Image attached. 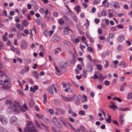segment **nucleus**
<instances>
[{"mask_svg": "<svg viewBox=\"0 0 132 132\" xmlns=\"http://www.w3.org/2000/svg\"><path fill=\"white\" fill-rule=\"evenodd\" d=\"M5 104L9 106V109H10L11 111H17L18 108L20 107V106L18 102H15L13 104V102L11 100H7L5 101Z\"/></svg>", "mask_w": 132, "mask_h": 132, "instance_id": "f257e3e1", "label": "nucleus"}, {"mask_svg": "<svg viewBox=\"0 0 132 132\" xmlns=\"http://www.w3.org/2000/svg\"><path fill=\"white\" fill-rule=\"evenodd\" d=\"M35 129L33 123L30 121H28L27 122L26 127L23 130L25 132H30L35 130Z\"/></svg>", "mask_w": 132, "mask_h": 132, "instance_id": "f03ea898", "label": "nucleus"}, {"mask_svg": "<svg viewBox=\"0 0 132 132\" xmlns=\"http://www.w3.org/2000/svg\"><path fill=\"white\" fill-rule=\"evenodd\" d=\"M10 83V79L9 78L6 76L5 78L2 80V82H1L0 84L2 85H8Z\"/></svg>", "mask_w": 132, "mask_h": 132, "instance_id": "7ed1b4c3", "label": "nucleus"}, {"mask_svg": "<svg viewBox=\"0 0 132 132\" xmlns=\"http://www.w3.org/2000/svg\"><path fill=\"white\" fill-rule=\"evenodd\" d=\"M52 121L53 124L57 127L59 128H63V125L57 120L56 118L54 117Z\"/></svg>", "mask_w": 132, "mask_h": 132, "instance_id": "20e7f679", "label": "nucleus"}, {"mask_svg": "<svg viewBox=\"0 0 132 132\" xmlns=\"http://www.w3.org/2000/svg\"><path fill=\"white\" fill-rule=\"evenodd\" d=\"M0 121L3 125H5L7 124L8 120L5 116L3 115H0Z\"/></svg>", "mask_w": 132, "mask_h": 132, "instance_id": "39448f33", "label": "nucleus"}, {"mask_svg": "<svg viewBox=\"0 0 132 132\" xmlns=\"http://www.w3.org/2000/svg\"><path fill=\"white\" fill-rule=\"evenodd\" d=\"M59 119L64 126L67 127H70V124L65 119L61 117Z\"/></svg>", "mask_w": 132, "mask_h": 132, "instance_id": "423d86ee", "label": "nucleus"}, {"mask_svg": "<svg viewBox=\"0 0 132 132\" xmlns=\"http://www.w3.org/2000/svg\"><path fill=\"white\" fill-rule=\"evenodd\" d=\"M21 47V48L23 50L26 49L27 47V43L24 40H23L22 41Z\"/></svg>", "mask_w": 132, "mask_h": 132, "instance_id": "0eeeda50", "label": "nucleus"}, {"mask_svg": "<svg viewBox=\"0 0 132 132\" xmlns=\"http://www.w3.org/2000/svg\"><path fill=\"white\" fill-rule=\"evenodd\" d=\"M10 49L14 52H16V54L19 55L20 52L17 48H15L13 46H12L10 47Z\"/></svg>", "mask_w": 132, "mask_h": 132, "instance_id": "6e6552de", "label": "nucleus"}, {"mask_svg": "<svg viewBox=\"0 0 132 132\" xmlns=\"http://www.w3.org/2000/svg\"><path fill=\"white\" fill-rule=\"evenodd\" d=\"M63 17L65 20L69 23L70 25L72 26L74 25V24L73 22L67 16L64 15Z\"/></svg>", "mask_w": 132, "mask_h": 132, "instance_id": "1a4fd4ad", "label": "nucleus"}, {"mask_svg": "<svg viewBox=\"0 0 132 132\" xmlns=\"http://www.w3.org/2000/svg\"><path fill=\"white\" fill-rule=\"evenodd\" d=\"M124 116L125 115L123 114H122L120 115L119 116V122L120 124L121 125H122L123 123V121L124 120L123 118Z\"/></svg>", "mask_w": 132, "mask_h": 132, "instance_id": "9d476101", "label": "nucleus"}, {"mask_svg": "<svg viewBox=\"0 0 132 132\" xmlns=\"http://www.w3.org/2000/svg\"><path fill=\"white\" fill-rule=\"evenodd\" d=\"M32 75L36 79H37L39 78V75L37 72L36 71H34L32 72Z\"/></svg>", "mask_w": 132, "mask_h": 132, "instance_id": "9b49d317", "label": "nucleus"}, {"mask_svg": "<svg viewBox=\"0 0 132 132\" xmlns=\"http://www.w3.org/2000/svg\"><path fill=\"white\" fill-rule=\"evenodd\" d=\"M105 77L103 76V75L101 73H99V77L98 79V81L100 82H102L104 79Z\"/></svg>", "mask_w": 132, "mask_h": 132, "instance_id": "f8f14e48", "label": "nucleus"}, {"mask_svg": "<svg viewBox=\"0 0 132 132\" xmlns=\"http://www.w3.org/2000/svg\"><path fill=\"white\" fill-rule=\"evenodd\" d=\"M72 31V30L69 28L67 27L64 28V32L65 35H68L69 33V31Z\"/></svg>", "mask_w": 132, "mask_h": 132, "instance_id": "ddd939ff", "label": "nucleus"}, {"mask_svg": "<svg viewBox=\"0 0 132 132\" xmlns=\"http://www.w3.org/2000/svg\"><path fill=\"white\" fill-rule=\"evenodd\" d=\"M15 26L19 30L22 31L24 29L23 26L22 25H21L19 24H16Z\"/></svg>", "mask_w": 132, "mask_h": 132, "instance_id": "4468645a", "label": "nucleus"}, {"mask_svg": "<svg viewBox=\"0 0 132 132\" xmlns=\"http://www.w3.org/2000/svg\"><path fill=\"white\" fill-rule=\"evenodd\" d=\"M127 63L122 61L120 62L119 63V65L121 67H125L127 65Z\"/></svg>", "mask_w": 132, "mask_h": 132, "instance_id": "2eb2a0df", "label": "nucleus"}, {"mask_svg": "<svg viewBox=\"0 0 132 132\" xmlns=\"http://www.w3.org/2000/svg\"><path fill=\"white\" fill-rule=\"evenodd\" d=\"M108 0H105L102 2L103 5H104V6L105 7H108L109 6V2H107Z\"/></svg>", "mask_w": 132, "mask_h": 132, "instance_id": "dca6fc26", "label": "nucleus"}, {"mask_svg": "<svg viewBox=\"0 0 132 132\" xmlns=\"http://www.w3.org/2000/svg\"><path fill=\"white\" fill-rule=\"evenodd\" d=\"M17 120L16 117L15 116L12 117L10 119V122L11 123H13L16 121Z\"/></svg>", "mask_w": 132, "mask_h": 132, "instance_id": "f3484780", "label": "nucleus"}, {"mask_svg": "<svg viewBox=\"0 0 132 132\" xmlns=\"http://www.w3.org/2000/svg\"><path fill=\"white\" fill-rule=\"evenodd\" d=\"M61 97L62 100L64 101H69V97H67L65 96L61 95Z\"/></svg>", "mask_w": 132, "mask_h": 132, "instance_id": "a211bd4d", "label": "nucleus"}, {"mask_svg": "<svg viewBox=\"0 0 132 132\" xmlns=\"http://www.w3.org/2000/svg\"><path fill=\"white\" fill-rule=\"evenodd\" d=\"M6 76V75L4 74L0 75V83L1 82H2L3 80L5 78Z\"/></svg>", "mask_w": 132, "mask_h": 132, "instance_id": "6ab92c4d", "label": "nucleus"}, {"mask_svg": "<svg viewBox=\"0 0 132 132\" xmlns=\"http://www.w3.org/2000/svg\"><path fill=\"white\" fill-rule=\"evenodd\" d=\"M63 42L64 44L67 45L70 48H72V45L67 40H64Z\"/></svg>", "mask_w": 132, "mask_h": 132, "instance_id": "aec40b11", "label": "nucleus"}, {"mask_svg": "<svg viewBox=\"0 0 132 132\" xmlns=\"http://www.w3.org/2000/svg\"><path fill=\"white\" fill-rule=\"evenodd\" d=\"M101 0H94L93 1L92 3L94 5H98L100 3Z\"/></svg>", "mask_w": 132, "mask_h": 132, "instance_id": "412c9836", "label": "nucleus"}, {"mask_svg": "<svg viewBox=\"0 0 132 132\" xmlns=\"http://www.w3.org/2000/svg\"><path fill=\"white\" fill-rule=\"evenodd\" d=\"M76 94H74L71 97L69 98V101H71L74 100L76 98Z\"/></svg>", "mask_w": 132, "mask_h": 132, "instance_id": "4be33fe9", "label": "nucleus"}, {"mask_svg": "<svg viewBox=\"0 0 132 132\" xmlns=\"http://www.w3.org/2000/svg\"><path fill=\"white\" fill-rule=\"evenodd\" d=\"M53 39L54 42H58L60 40V38L58 36H55L53 37Z\"/></svg>", "mask_w": 132, "mask_h": 132, "instance_id": "5701e85b", "label": "nucleus"}, {"mask_svg": "<svg viewBox=\"0 0 132 132\" xmlns=\"http://www.w3.org/2000/svg\"><path fill=\"white\" fill-rule=\"evenodd\" d=\"M52 88H51L50 87H48L47 90L49 92L51 95H53L54 94V92L52 89Z\"/></svg>", "mask_w": 132, "mask_h": 132, "instance_id": "b1692460", "label": "nucleus"}, {"mask_svg": "<svg viewBox=\"0 0 132 132\" xmlns=\"http://www.w3.org/2000/svg\"><path fill=\"white\" fill-rule=\"evenodd\" d=\"M59 68L60 69V72H65L66 71V69L64 67H59Z\"/></svg>", "mask_w": 132, "mask_h": 132, "instance_id": "393cba45", "label": "nucleus"}, {"mask_svg": "<svg viewBox=\"0 0 132 132\" xmlns=\"http://www.w3.org/2000/svg\"><path fill=\"white\" fill-rule=\"evenodd\" d=\"M0 132H10L6 128H1Z\"/></svg>", "mask_w": 132, "mask_h": 132, "instance_id": "a878e982", "label": "nucleus"}, {"mask_svg": "<svg viewBox=\"0 0 132 132\" xmlns=\"http://www.w3.org/2000/svg\"><path fill=\"white\" fill-rule=\"evenodd\" d=\"M43 97L44 98V101L43 102L44 104H45L47 101V95L45 93L43 95Z\"/></svg>", "mask_w": 132, "mask_h": 132, "instance_id": "bb28decb", "label": "nucleus"}, {"mask_svg": "<svg viewBox=\"0 0 132 132\" xmlns=\"http://www.w3.org/2000/svg\"><path fill=\"white\" fill-rule=\"evenodd\" d=\"M23 25L24 27H27L28 26V22L26 20H24L23 21Z\"/></svg>", "mask_w": 132, "mask_h": 132, "instance_id": "cd10ccee", "label": "nucleus"}, {"mask_svg": "<svg viewBox=\"0 0 132 132\" xmlns=\"http://www.w3.org/2000/svg\"><path fill=\"white\" fill-rule=\"evenodd\" d=\"M36 116L38 118L41 119H42L44 118L43 115H40L39 114H36Z\"/></svg>", "mask_w": 132, "mask_h": 132, "instance_id": "c85d7f7f", "label": "nucleus"}, {"mask_svg": "<svg viewBox=\"0 0 132 132\" xmlns=\"http://www.w3.org/2000/svg\"><path fill=\"white\" fill-rule=\"evenodd\" d=\"M17 37L19 39H21L22 37L21 33L20 31H18L17 35Z\"/></svg>", "mask_w": 132, "mask_h": 132, "instance_id": "c756f323", "label": "nucleus"}, {"mask_svg": "<svg viewBox=\"0 0 132 132\" xmlns=\"http://www.w3.org/2000/svg\"><path fill=\"white\" fill-rule=\"evenodd\" d=\"M25 61L28 64H30L31 63V60L30 59H26L25 60Z\"/></svg>", "mask_w": 132, "mask_h": 132, "instance_id": "7c9ffc66", "label": "nucleus"}, {"mask_svg": "<svg viewBox=\"0 0 132 132\" xmlns=\"http://www.w3.org/2000/svg\"><path fill=\"white\" fill-rule=\"evenodd\" d=\"M124 39L123 36L122 35H121L119 36V40L120 41H122Z\"/></svg>", "mask_w": 132, "mask_h": 132, "instance_id": "2f4dec72", "label": "nucleus"}, {"mask_svg": "<svg viewBox=\"0 0 132 132\" xmlns=\"http://www.w3.org/2000/svg\"><path fill=\"white\" fill-rule=\"evenodd\" d=\"M105 64L104 65V67L105 68H107L109 65V62L108 60H105Z\"/></svg>", "mask_w": 132, "mask_h": 132, "instance_id": "473e14b6", "label": "nucleus"}, {"mask_svg": "<svg viewBox=\"0 0 132 132\" xmlns=\"http://www.w3.org/2000/svg\"><path fill=\"white\" fill-rule=\"evenodd\" d=\"M110 108L113 109H117V107L116 105L114 104H113L112 105H110Z\"/></svg>", "mask_w": 132, "mask_h": 132, "instance_id": "72a5a7b5", "label": "nucleus"}, {"mask_svg": "<svg viewBox=\"0 0 132 132\" xmlns=\"http://www.w3.org/2000/svg\"><path fill=\"white\" fill-rule=\"evenodd\" d=\"M68 112L70 114L73 113L72 110L70 106H69L68 107Z\"/></svg>", "mask_w": 132, "mask_h": 132, "instance_id": "f704fd0d", "label": "nucleus"}, {"mask_svg": "<svg viewBox=\"0 0 132 132\" xmlns=\"http://www.w3.org/2000/svg\"><path fill=\"white\" fill-rule=\"evenodd\" d=\"M52 88L53 89L56 93L57 92V90L56 88L55 87V86L54 84H52Z\"/></svg>", "mask_w": 132, "mask_h": 132, "instance_id": "c9c22d12", "label": "nucleus"}, {"mask_svg": "<svg viewBox=\"0 0 132 132\" xmlns=\"http://www.w3.org/2000/svg\"><path fill=\"white\" fill-rule=\"evenodd\" d=\"M45 36L47 37L48 35V31L47 30L43 32Z\"/></svg>", "mask_w": 132, "mask_h": 132, "instance_id": "e433bc0d", "label": "nucleus"}, {"mask_svg": "<svg viewBox=\"0 0 132 132\" xmlns=\"http://www.w3.org/2000/svg\"><path fill=\"white\" fill-rule=\"evenodd\" d=\"M127 98L128 99H130L132 98V93H130L128 94Z\"/></svg>", "mask_w": 132, "mask_h": 132, "instance_id": "4c0bfd02", "label": "nucleus"}, {"mask_svg": "<svg viewBox=\"0 0 132 132\" xmlns=\"http://www.w3.org/2000/svg\"><path fill=\"white\" fill-rule=\"evenodd\" d=\"M119 3L118 2H116L114 3V6L115 9L117 8V6H118L119 5Z\"/></svg>", "mask_w": 132, "mask_h": 132, "instance_id": "58836bf2", "label": "nucleus"}, {"mask_svg": "<svg viewBox=\"0 0 132 132\" xmlns=\"http://www.w3.org/2000/svg\"><path fill=\"white\" fill-rule=\"evenodd\" d=\"M35 123L36 126L40 129H42V128L40 126V125L39 123L38 122L37 120L35 121Z\"/></svg>", "mask_w": 132, "mask_h": 132, "instance_id": "ea45409f", "label": "nucleus"}, {"mask_svg": "<svg viewBox=\"0 0 132 132\" xmlns=\"http://www.w3.org/2000/svg\"><path fill=\"white\" fill-rule=\"evenodd\" d=\"M44 121L45 123L47 124L50 122V120L47 118H44Z\"/></svg>", "mask_w": 132, "mask_h": 132, "instance_id": "a19ab883", "label": "nucleus"}, {"mask_svg": "<svg viewBox=\"0 0 132 132\" xmlns=\"http://www.w3.org/2000/svg\"><path fill=\"white\" fill-rule=\"evenodd\" d=\"M88 51H90L92 53H94V52L93 50V48L91 47H88L87 48Z\"/></svg>", "mask_w": 132, "mask_h": 132, "instance_id": "79ce46f5", "label": "nucleus"}, {"mask_svg": "<svg viewBox=\"0 0 132 132\" xmlns=\"http://www.w3.org/2000/svg\"><path fill=\"white\" fill-rule=\"evenodd\" d=\"M122 46L121 45H119L117 47L118 50L119 51H121L122 49Z\"/></svg>", "mask_w": 132, "mask_h": 132, "instance_id": "37998d69", "label": "nucleus"}, {"mask_svg": "<svg viewBox=\"0 0 132 132\" xmlns=\"http://www.w3.org/2000/svg\"><path fill=\"white\" fill-rule=\"evenodd\" d=\"M101 15L103 16H105L106 14V11L104 10H103L101 12Z\"/></svg>", "mask_w": 132, "mask_h": 132, "instance_id": "c03bdc74", "label": "nucleus"}, {"mask_svg": "<svg viewBox=\"0 0 132 132\" xmlns=\"http://www.w3.org/2000/svg\"><path fill=\"white\" fill-rule=\"evenodd\" d=\"M60 65L59 67H64L65 64V63L64 62H62L59 63Z\"/></svg>", "mask_w": 132, "mask_h": 132, "instance_id": "a18cd8bd", "label": "nucleus"}, {"mask_svg": "<svg viewBox=\"0 0 132 132\" xmlns=\"http://www.w3.org/2000/svg\"><path fill=\"white\" fill-rule=\"evenodd\" d=\"M96 67L99 70H101L102 69V67L100 64H98L96 65Z\"/></svg>", "mask_w": 132, "mask_h": 132, "instance_id": "49530a36", "label": "nucleus"}, {"mask_svg": "<svg viewBox=\"0 0 132 132\" xmlns=\"http://www.w3.org/2000/svg\"><path fill=\"white\" fill-rule=\"evenodd\" d=\"M55 70L56 72L58 73H60V69H59V67L58 68L56 66H55Z\"/></svg>", "mask_w": 132, "mask_h": 132, "instance_id": "de8ad7c7", "label": "nucleus"}, {"mask_svg": "<svg viewBox=\"0 0 132 132\" xmlns=\"http://www.w3.org/2000/svg\"><path fill=\"white\" fill-rule=\"evenodd\" d=\"M91 78H94L95 79H96L98 78V76L97 74H95L93 76H91Z\"/></svg>", "mask_w": 132, "mask_h": 132, "instance_id": "09e8293b", "label": "nucleus"}, {"mask_svg": "<svg viewBox=\"0 0 132 132\" xmlns=\"http://www.w3.org/2000/svg\"><path fill=\"white\" fill-rule=\"evenodd\" d=\"M109 36L110 38H112L114 37L115 34H114L110 33L109 34Z\"/></svg>", "mask_w": 132, "mask_h": 132, "instance_id": "8fccbe9b", "label": "nucleus"}, {"mask_svg": "<svg viewBox=\"0 0 132 132\" xmlns=\"http://www.w3.org/2000/svg\"><path fill=\"white\" fill-rule=\"evenodd\" d=\"M116 30V27H112L110 28V30L111 31H114Z\"/></svg>", "mask_w": 132, "mask_h": 132, "instance_id": "3c124183", "label": "nucleus"}, {"mask_svg": "<svg viewBox=\"0 0 132 132\" xmlns=\"http://www.w3.org/2000/svg\"><path fill=\"white\" fill-rule=\"evenodd\" d=\"M54 103L55 104L58 105L60 103V102L59 101L57 100H55L54 101Z\"/></svg>", "mask_w": 132, "mask_h": 132, "instance_id": "603ef678", "label": "nucleus"}, {"mask_svg": "<svg viewBox=\"0 0 132 132\" xmlns=\"http://www.w3.org/2000/svg\"><path fill=\"white\" fill-rule=\"evenodd\" d=\"M27 10V9L26 8L23 7V8L22 10V12L23 14H24L25 13Z\"/></svg>", "mask_w": 132, "mask_h": 132, "instance_id": "864d4df0", "label": "nucleus"}, {"mask_svg": "<svg viewBox=\"0 0 132 132\" xmlns=\"http://www.w3.org/2000/svg\"><path fill=\"white\" fill-rule=\"evenodd\" d=\"M80 6L79 5H77L76 7H75V9L77 12H78L79 11V9H80Z\"/></svg>", "mask_w": 132, "mask_h": 132, "instance_id": "5fc2aeb1", "label": "nucleus"}, {"mask_svg": "<svg viewBox=\"0 0 132 132\" xmlns=\"http://www.w3.org/2000/svg\"><path fill=\"white\" fill-rule=\"evenodd\" d=\"M24 68H25L24 69L27 72L29 71V67L27 66H25Z\"/></svg>", "mask_w": 132, "mask_h": 132, "instance_id": "6e6d98bb", "label": "nucleus"}, {"mask_svg": "<svg viewBox=\"0 0 132 132\" xmlns=\"http://www.w3.org/2000/svg\"><path fill=\"white\" fill-rule=\"evenodd\" d=\"M89 40V41L90 42H91L92 43H94V40L93 39V38L91 37L90 36L89 38H88Z\"/></svg>", "mask_w": 132, "mask_h": 132, "instance_id": "4d7b16f0", "label": "nucleus"}, {"mask_svg": "<svg viewBox=\"0 0 132 132\" xmlns=\"http://www.w3.org/2000/svg\"><path fill=\"white\" fill-rule=\"evenodd\" d=\"M77 68L80 70H81L82 69V68L81 65L80 64H78L77 66Z\"/></svg>", "mask_w": 132, "mask_h": 132, "instance_id": "13d9d810", "label": "nucleus"}, {"mask_svg": "<svg viewBox=\"0 0 132 132\" xmlns=\"http://www.w3.org/2000/svg\"><path fill=\"white\" fill-rule=\"evenodd\" d=\"M72 18L73 20L75 21V22H78V20L76 16H73Z\"/></svg>", "mask_w": 132, "mask_h": 132, "instance_id": "bf43d9fd", "label": "nucleus"}, {"mask_svg": "<svg viewBox=\"0 0 132 132\" xmlns=\"http://www.w3.org/2000/svg\"><path fill=\"white\" fill-rule=\"evenodd\" d=\"M59 23L61 25H62L64 23V21L62 20H60L59 21Z\"/></svg>", "mask_w": 132, "mask_h": 132, "instance_id": "052dcab7", "label": "nucleus"}, {"mask_svg": "<svg viewBox=\"0 0 132 132\" xmlns=\"http://www.w3.org/2000/svg\"><path fill=\"white\" fill-rule=\"evenodd\" d=\"M50 113L52 114H54V112L53 110V109H51L49 110Z\"/></svg>", "mask_w": 132, "mask_h": 132, "instance_id": "680f3d73", "label": "nucleus"}, {"mask_svg": "<svg viewBox=\"0 0 132 132\" xmlns=\"http://www.w3.org/2000/svg\"><path fill=\"white\" fill-rule=\"evenodd\" d=\"M104 84L105 85L108 86L110 84V82L107 80H105Z\"/></svg>", "mask_w": 132, "mask_h": 132, "instance_id": "e2e57ef3", "label": "nucleus"}, {"mask_svg": "<svg viewBox=\"0 0 132 132\" xmlns=\"http://www.w3.org/2000/svg\"><path fill=\"white\" fill-rule=\"evenodd\" d=\"M79 113L82 115H84L85 114V113L83 111H80L79 112Z\"/></svg>", "mask_w": 132, "mask_h": 132, "instance_id": "0e129e2a", "label": "nucleus"}, {"mask_svg": "<svg viewBox=\"0 0 132 132\" xmlns=\"http://www.w3.org/2000/svg\"><path fill=\"white\" fill-rule=\"evenodd\" d=\"M81 101V100H79L78 99H77L75 103L76 104H78L80 103Z\"/></svg>", "mask_w": 132, "mask_h": 132, "instance_id": "69168bd1", "label": "nucleus"}, {"mask_svg": "<svg viewBox=\"0 0 132 132\" xmlns=\"http://www.w3.org/2000/svg\"><path fill=\"white\" fill-rule=\"evenodd\" d=\"M3 40L4 41H6L7 40V38L6 36H5V35H3Z\"/></svg>", "mask_w": 132, "mask_h": 132, "instance_id": "338daca9", "label": "nucleus"}, {"mask_svg": "<svg viewBox=\"0 0 132 132\" xmlns=\"http://www.w3.org/2000/svg\"><path fill=\"white\" fill-rule=\"evenodd\" d=\"M86 34L87 38L90 36V34L88 31H87L86 32Z\"/></svg>", "mask_w": 132, "mask_h": 132, "instance_id": "774afa93", "label": "nucleus"}]
</instances>
